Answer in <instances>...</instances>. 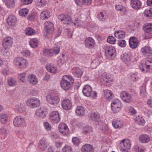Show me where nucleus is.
Returning <instances> with one entry per match:
<instances>
[{
	"label": "nucleus",
	"mask_w": 152,
	"mask_h": 152,
	"mask_svg": "<svg viewBox=\"0 0 152 152\" xmlns=\"http://www.w3.org/2000/svg\"><path fill=\"white\" fill-rule=\"evenodd\" d=\"M139 58L137 56H132L129 53H124L121 56V59L129 68H132Z\"/></svg>",
	"instance_id": "obj_1"
},
{
	"label": "nucleus",
	"mask_w": 152,
	"mask_h": 152,
	"mask_svg": "<svg viewBox=\"0 0 152 152\" xmlns=\"http://www.w3.org/2000/svg\"><path fill=\"white\" fill-rule=\"evenodd\" d=\"M73 82V79L71 76L65 75L63 76L60 84L64 90H67L70 88Z\"/></svg>",
	"instance_id": "obj_2"
},
{
	"label": "nucleus",
	"mask_w": 152,
	"mask_h": 152,
	"mask_svg": "<svg viewBox=\"0 0 152 152\" xmlns=\"http://www.w3.org/2000/svg\"><path fill=\"white\" fill-rule=\"evenodd\" d=\"M118 146L120 151L122 152H125L131 148V143L128 139H124L120 141Z\"/></svg>",
	"instance_id": "obj_3"
},
{
	"label": "nucleus",
	"mask_w": 152,
	"mask_h": 152,
	"mask_svg": "<svg viewBox=\"0 0 152 152\" xmlns=\"http://www.w3.org/2000/svg\"><path fill=\"white\" fill-rule=\"evenodd\" d=\"M15 64L20 69H25L28 66V64L27 60L23 57H17L14 61Z\"/></svg>",
	"instance_id": "obj_4"
},
{
	"label": "nucleus",
	"mask_w": 152,
	"mask_h": 152,
	"mask_svg": "<svg viewBox=\"0 0 152 152\" xmlns=\"http://www.w3.org/2000/svg\"><path fill=\"white\" fill-rule=\"evenodd\" d=\"M26 104L29 107L34 109L39 106L41 103L39 99L35 97H31L28 99L26 101Z\"/></svg>",
	"instance_id": "obj_5"
},
{
	"label": "nucleus",
	"mask_w": 152,
	"mask_h": 152,
	"mask_svg": "<svg viewBox=\"0 0 152 152\" xmlns=\"http://www.w3.org/2000/svg\"><path fill=\"white\" fill-rule=\"evenodd\" d=\"M45 32L44 35L46 37H48L52 33L54 30V25L53 23L47 21L44 24Z\"/></svg>",
	"instance_id": "obj_6"
},
{
	"label": "nucleus",
	"mask_w": 152,
	"mask_h": 152,
	"mask_svg": "<svg viewBox=\"0 0 152 152\" xmlns=\"http://www.w3.org/2000/svg\"><path fill=\"white\" fill-rule=\"evenodd\" d=\"M58 131L64 136H67L70 134L69 129L67 125L64 123H61L58 127Z\"/></svg>",
	"instance_id": "obj_7"
},
{
	"label": "nucleus",
	"mask_w": 152,
	"mask_h": 152,
	"mask_svg": "<svg viewBox=\"0 0 152 152\" xmlns=\"http://www.w3.org/2000/svg\"><path fill=\"white\" fill-rule=\"evenodd\" d=\"M58 18L61 23L64 24H69L72 23L71 17L67 15L61 14L58 16Z\"/></svg>",
	"instance_id": "obj_8"
},
{
	"label": "nucleus",
	"mask_w": 152,
	"mask_h": 152,
	"mask_svg": "<svg viewBox=\"0 0 152 152\" xmlns=\"http://www.w3.org/2000/svg\"><path fill=\"white\" fill-rule=\"evenodd\" d=\"M25 122V118L21 115L15 117L13 120L14 126L17 127L21 126Z\"/></svg>",
	"instance_id": "obj_9"
},
{
	"label": "nucleus",
	"mask_w": 152,
	"mask_h": 152,
	"mask_svg": "<svg viewBox=\"0 0 152 152\" xmlns=\"http://www.w3.org/2000/svg\"><path fill=\"white\" fill-rule=\"evenodd\" d=\"M49 119L51 123L57 124L60 121V116L58 111H53L51 113L49 117Z\"/></svg>",
	"instance_id": "obj_10"
},
{
	"label": "nucleus",
	"mask_w": 152,
	"mask_h": 152,
	"mask_svg": "<svg viewBox=\"0 0 152 152\" xmlns=\"http://www.w3.org/2000/svg\"><path fill=\"white\" fill-rule=\"evenodd\" d=\"M48 109L45 107H41L37 109L35 111L36 115L38 117L44 118L48 115Z\"/></svg>",
	"instance_id": "obj_11"
},
{
	"label": "nucleus",
	"mask_w": 152,
	"mask_h": 152,
	"mask_svg": "<svg viewBox=\"0 0 152 152\" xmlns=\"http://www.w3.org/2000/svg\"><path fill=\"white\" fill-rule=\"evenodd\" d=\"M46 99L48 103L54 105L58 104L60 101L57 96H47Z\"/></svg>",
	"instance_id": "obj_12"
},
{
	"label": "nucleus",
	"mask_w": 152,
	"mask_h": 152,
	"mask_svg": "<svg viewBox=\"0 0 152 152\" xmlns=\"http://www.w3.org/2000/svg\"><path fill=\"white\" fill-rule=\"evenodd\" d=\"M83 93L84 95H96L97 93L96 91H93L92 88L89 85H85L83 88Z\"/></svg>",
	"instance_id": "obj_13"
},
{
	"label": "nucleus",
	"mask_w": 152,
	"mask_h": 152,
	"mask_svg": "<svg viewBox=\"0 0 152 152\" xmlns=\"http://www.w3.org/2000/svg\"><path fill=\"white\" fill-rule=\"evenodd\" d=\"M27 81L30 84L35 85L38 83V80L35 75L31 73L27 75Z\"/></svg>",
	"instance_id": "obj_14"
},
{
	"label": "nucleus",
	"mask_w": 152,
	"mask_h": 152,
	"mask_svg": "<svg viewBox=\"0 0 152 152\" xmlns=\"http://www.w3.org/2000/svg\"><path fill=\"white\" fill-rule=\"evenodd\" d=\"M13 43V39L10 37L4 38L3 42V46L4 49H7L12 46Z\"/></svg>",
	"instance_id": "obj_15"
},
{
	"label": "nucleus",
	"mask_w": 152,
	"mask_h": 152,
	"mask_svg": "<svg viewBox=\"0 0 152 152\" xmlns=\"http://www.w3.org/2000/svg\"><path fill=\"white\" fill-rule=\"evenodd\" d=\"M61 106L62 108L66 110L71 109L72 107L71 101L68 99H64L61 101Z\"/></svg>",
	"instance_id": "obj_16"
},
{
	"label": "nucleus",
	"mask_w": 152,
	"mask_h": 152,
	"mask_svg": "<svg viewBox=\"0 0 152 152\" xmlns=\"http://www.w3.org/2000/svg\"><path fill=\"white\" fill-rule=\"evenodd\" d=\"M131 7L136 10H140L142 6V2L139 0H132L130 1Z\"/></svg>",
	"instance_id": "obj_17"
},
{
	"label": "nucleus",
	"mask_w": 152,
	"mask_h": 152,
	"mask_svg": "<svg viewBox=\"0 0 152 152\" xmlns=\"http://www.w3.org/2000/svg\"><path fill=\"white\" fill-rule=\"evenodd\" d=\"M85 44L86 47L89 49L92 48L95 44L94 40L91 37L87 38L85 40Z\"/></svg>",
	"instance_id": "obj_18"
},
{
	"label": "nucleus",
	"mask_w": 152,
	"mask_h": 152,
	"mask_svg": "<svg viewBox=\"0 0 152 152\" xmlns=\"http://www.w3.org/2000/svg\"><path fill=\"white\" fill-rule=\"evenodd\" d=\"M90 119L95 122H99L100 120L99 114L97 113L91 112L88 115Z\"/></svg>",
	"instance_id": "obj_19"
},
{
	"label": "nucleus",
	"mask_w": 152,
	"mask_h": 152,
	"mask_svg": "<svg viewBox=\"0 0 152 152\" xmlns=\"http://www.w3.org/2000/svg\"><path fill=\"white\" fill-rule=\"evenodd\" d=\"M140 51L141 53L145 56H149L152 54V50L151 48L148 46L142 48Z\"/></svg>",
	"instance_id": "obj_20"
},
{
	"label": "nucleus",
	"mask_w": 152,
	"mask_h": 152,
	"mask_svg": "<svg viewBox=\"0 0 152 152\" xmlns=\"http://www.w3.org/2000/svg\"><path fill=\"white\" fill-rule=\"evenodd\" d=\"M46 68L49 72L56 74L57 72V68L56 66L54 64L48 63L46 64L45 66Z\"/></svg>",
	"instance_id": "obj_21"
},
{
	"label": "nucleus",
	"mask_w": 152,
	"mask_h": 152,
	"mask_svg": "<svg viewBox=\"0 0 152 152\" xmlns=\"http://www.w3.org/2000/svg\"><path fill=\"white\" fill-rule=\"evenodd\" d=\"M15 110L19 113H22L25 111V105L23 103L19 102L15 106Z\"/></svg>",
	"instance_id": "obj_22"
},
{
	"label": "nucleus",
	"mask_w": 152,
	"mask_h": 152,
	"mask_svg": "<svg viewBox=\"0 0 152 152\" xmlns=\"http://www.w3.org/2000/svg\"><path fill=\"white\" fill-rule=\"evenodd\" d=\"M129 46L132 49L136 48L138 44V41L137 38L135 37L130 38L129 40Z\"/></svg>",
	"instance_id": "obj_23"
},
{
	"label": "nucleus",
	"mask_w": 152,
	"mask_h": 152,
	"mask_svg": "<svg viewBox=\"0 0 152 152\" xmlns=\"http://www.w3.org/2000/svg\"><path fill=\"white\" fill-rule=\"evenodd\" d=\"M81 151L82 152H94V148L91 145L86 144L82 146Z\"/></svg>",
	"instance_id": "obj_24"
},
{
	"label": "nucleus",
	"mask_w": 152,
	"mask_h": 152,
	"mask_svg": "<svg viewBox=\"0 0 152 152\" xmlns=\"http://www.w3.org/2000/svg\"><path fill=\"white\" fill-rule=\"evenodd\" d=\"M122 104L120 100L115 99V113H118L121 110Z\"/></svg>",
	"instance_id": "obj_25"
},
{
	"label": "nucleus",
	"mask_w": 152,
	"mask_h": 152,
	"mask_svg": "<svg viewBox=\"0 0 152 152\" xmlns=\"http://www.w3.org/2000/svg\"><path fill=\"white\" fill-rule=\"evenodd\" d=\"M150 137L146 134H142L140 135L139 137V141L142 143H147L150 140Z\"/></svg>",
	"instance_id": "obj_26"
},
{
	"label": "nucleus",
	"mask_w": 152,
	"mask_h": 152,
	"mask_svg": "<svg viewBox=\"0 0 152 152\" xmlns=\"http://www.w3.org/2000/svg\"><path fill=\"white\" fill-rule=\"evenodd\" d=\"M7 21L9 26H15L17 21L16 18L14 15H10L7 18Z\"/></svg>",
	"instance_id": "obj_27"
},
{
	"label": "nucleus",
	"mask_w": 152,
	"mask_h": 152,
	"mask_svg": "<svg viewBox=\"0 0 152 152\" xmlns=\"http://www.w3.org/2000/svg\"><path fill=\"white\" fill-rule=\"evenodd\" d=\"M75 113L77 115L83 116L85 115V110L82 106H78L76 108Z\"/></svg>",
	"instance_id": "obj_28"
},
{
	"label": "nucleus",
	"mask_w": 152,
	"mask_h": 152,
	"mask_svg": "<svg viewBox=\"0 0 152 152\" xmlns=\"http://www.w3.org/2000/svg\"><path fill=\"white\" fill-rule=\"evenodd\" d=\"M107 14L105 11H103L99 12L97 15L98 19L102 21H104L108 18Z\"/></svg>",
	"instance_id": "obj_29"
},
{
	"label": "nucleus",
	"mask_w": 152,
	"mask_h": 152,
	"mask_svg": "<svg viewBox=\"0 0 152 152\" xmlns=\"http://www.w3.org/2000/svg\"><path fill=\"white\" fill-rule=\"evenodd\" d=\"M135 123L137 124L143 126L145 123V121L144 119L142 116H137L134 119Z\"/></svg>",
	"instance_id": "obj_30"
},
{
	"label": "nucleus",
	"mask_w": 152,
	"mask_h": 152,
	"mask_svg": "<svg viewBox=\"0 0 152 152\" xmlns=\"http://www.w3.org/2000/svg\"><path fill=\"white\" fill-rule=\"evenodd\" d=\"M142 29L145 33H150L152 31V23H148L145 24L143 26Z\"/></svg>",
	"instance_id": "obj_31"
},
{
	"label": "nucleus",
	"mask_w": 152,
	"mask_h": 152,
	"mask_svg": "<svg viewBox=\"0 0 152 152\" xmlns=\"http://www.w3.org/2000/svg\"><path fill=\"white\" fill-rule=\"evenodd\" d=\"M50 13L47 10H44L42 11L40 14V18L42 20L47 19L50 17Z\"/></svg>",
	"instance_id": "obj_32"
},
{
	"label": "nucleus",
	"mask_w": 152,
	"mask_h": 152,
	"mask_svg": "<svg viewBox=\"0 0 152 152\" xmlns=\"http://www.w3.org/2000/svg\"><path fill=\"white\" fill-rule=\"evenodd\" d=\"M100 58H96L92 61L91 66L92 68H96L99 65L100 63Z\"/></svg>",
	"instance_id": "obj_33"
},
{
	"label": "nucleus",
	"mask_w": 152,
	"mask_h": 152,
	"mask_svg": "<svg viewBox=\"0 0 152 152\" xmlns=\"http://www.w3.org/2000/svg\"><path fill=\"white\" fill-rule=\"evenodd\" d=\"M7 115L4 113L0 114V122L3 124H6L8 120Z\"/></svg>",
	"instance_id": "obj_34"
},
{
	"label": "nucleus",
	"mask_w": 152,
	"mask_h": 152,
	"mask_svg": "<svg viewBox=\"0 0 152 152\" xmlns=\"http://www.w3.org/2000/svg\"><path fill=\"white\" fill-rule=\"evenodd\" d=\"M92 132V129L91 126H87L83 128V133L87 135L91 134Z\"/></svg>",
	"instance_id": "obj_35"
},
{
	"label": "nucleus",
	"mask_w": 152,
	"mask_h": 152,
	"mask_svg": "<svg viewBox=\"0 0 152 152\" xmlns=\"http://www.w3.org/2000/svg\"><path fill=\"white\" fill-rule=\"evenodd\" d=\"M7 82L9 86L11 87L15 86L17 85V80L15 78L10 77L8 79Z\"/></svg>",
	"instance_id": "obj_36"
},
{
	"label": "nucleus",
	"mask_w": 152,
	"mask_h": 152,
	"mask_svg": "<svg viewBox=\"0 0 152 152\" xmlns=\"http://www.w3.org/2000/svg\"><path fill=\"white\" fill-rule=\"evenodd\" d=\"M39 145L40 148L42 150H44L47 148L48 145L45 140L43 139L40 141Z\"/></svg>",
	"instance_id": "obj_37"
},
{
	"label": "nucleus",
	"mask_w": 152,
	"mask_h": 152,
	"mask_svg": "<svg viewBox=\"0 0 152 152\" xmlns=\"http://www.w3.org/2000/svg\"><path fill=\"white\" fill-rule=\"evenodd\" d=\"M115 36L118 39L123 38L125 36V33L122 31H117L115 32Z\"/></svg>",
	"instance_id": "obj_38"
},
{
	"label": "nucleus",
	"mask_w": 152,
	"mask_h": 152,
	"mask_svg": "<svg viewBox=\"0 0 152 152\" xmlns=\"http://www.w3.org/2000/svg\"><path fill=\"white\" fill-rule=\"evenodd\" d=\"M26 77V73L25 72H23L18 74V79L20 82L24 83H25V78Z\"/></svg>",
	"instance_id": "obj_39"
},
{
	"label": "nucleus",
	"mask_w": 152,
	"mask_h": 152,
	"mask_svg": "<svg viewBox=\"0 0 152 152\" xmlns=\"http://www.w3.org/2000/svg\"><path fill=\"white\" fill-rule=\"evenodd\" d=\"M115 9L117 11H120L122 14L126 12V7L121 4L116 5L115 6Z\"/></svg>",
	"instance_id": "obj_40"
},
{
	"label": "nucleus",
	"mask_w": 152,
	"mask_h": 152,
	"mask_svg": "<svg viewBox=\"0 0 152 152\" xmlns=\"http://www.w3.org/2000/svg\"><path fill=\"white\" fill-rule=\"evenodd\" d=\"M134 150L136 152H144L146 151V149L143 146L137 145L134 147Z\"/></svg>",
	"instance_id": "obj_41"
},
{
	"label": "nucleus",
	"mask_w": 152,
	"mask_h": 152,
	"mask_svg": "<svg viewBox=\"0 0 152 152\" xmlns=\"http://www.w3.org/2000/svg\"><path fill=\"white\" fill-rule=\"evenodd\" d=\"M38 41L37 38H32L30 39L29 42L30 46L32 48H34L37 47Z\"/></svg>",
	"instance_id": "obj_42"
},
{
	"label": "nucleus",
	"mask_w": 152,
	"mask_h": 152,
	"mask_svg": "<svg viewBox=\"0 0 152 152\" xmlns=\"http://www.w3.org/2000/svg\"><path fill=\"white\" fill-rule=\"evenodd\" d=\"M74 70L75 76L78 78L81 77L83 73L82 70L79 68L76 67L74 69Z\"/></svg>",
	"instance_id": "obj_43"
},
{
	"label": "nucleus",
	"mask_w": 152,
	"mask_h": 152,
	"mask_svg": "<svg viewBox=\"0 0 152 152\" xmlns=\"http://www.w3.org/2000/svg\"><path fill=\"white\" fill-rule=\"evenodd\" d=\"M114 47L112 46H110L105 51V53L108 56H112L114 53Z\"/></svg>",
	"instance_id": "obj_44"
},
{
	"label": "nucleus",
	"mask_w": 152,
	"mask_h": 152,
	"mask_svg": "<svg viewBox=\"0 0 152 152\" xmlns=\"http://www.w3.org/2000/svg\"><path fill=\"white\" fill-rule=\"evenodd\" d=\"M47 2L45 0H37L35 2V4L38 7H42L45 6Z\"/></svg>",
	"instance_id": "obj_45"
},
{
	"label": "nucleus",
	"mask_w": 152,
	"mask_h": 152,
	"mask_svg": "<svg viewBox=\"0 0 152 152\" xmlns=\"http://www.w3.org/2000/svg\"><path fill=\"white\" fill-rule=\"evenodd\" d=\"M25 34L28 36H31L34 35L35 33V31L33 28H26L24 31Z\"/></svg>",
	"instance_id": "obj_46"
},
{
	"label": "nucleus",
	"mask_w": 152,
	"mask_h": 152,
	"mask_svg": "<svg viewBox=\"0 0 152 152\" xmlns=\"http://www.w3.org/2000/svg\"><path fill=\"white\" fill-rule=\"evenodd\" d=\"M104 83H110L113 80V76L109 74H107L103 77Z\"/></svg>",
	"instance_id": "obj_47"
},
{
	"label": "nucleus",
	"mask_w": 152,
	"mask_h": 152,
	"mask_svg": "<svg viewBox=\"0 0 152 152\" xmlns=\"http://www.w3.org/2000/svg\"><path fill=\"white\" fill-rule=\"evenodd\" d=\"M123 125V122L120 119L115 121V128L119 129L122 127Z\"/></svg>",
	"instance_id": "obj_48"
},
{
	"label": "nucleus",
	"mask_w": 152,
	"mask_h": 152,
	"mask_svg": "<svg viewBox=\"0 0 152 152\" xmlns=\"http://www.w3.org/2000/svg\"><path fill=\"white\" fill-rule=\"evenodd\" d=\"M4 2L8 8L13 7L15 6L14 0H4Z\"/></svg>",
	"instance_id": "obj_49"
},
{
	"label": "nucleus",
	"mask_w": 152,
	"mask_h": 152,
	"mask_svg": "<svg viewBox=\"0 0 152 152\" xmlns=\"http://www.w3.org/2000/svg\"><path fill=\"white\" fill-rule=\"evenodd\" d=\"M143 14L146 17L149 18L152 17V8L145 9L143 12Z\"/></svg>",
	"instance_id": "obj_50"
},
{
	"label": "nucleus",
	"mask_w": 152,
	"mask_h": 152,
	"mask_svg": "<svg viewBox=\"0 0 152 152\" xmlns=\"http://www.w3.org/2000/svg\"><path fill=\"white\" fill-rule=\"evenodd\" d=\"M122 99L126 103H129L132 100L131 96H120Z\"/></svg>",
	"instance_id": "obj_51"
},
{
	"label": "nucleus",
	"mask_w": 152,
	"mask_h": 152,
	"mask_svg": "<svg viewBox=\"0 0 152 152\" xmlns=\"http://www.w3.org/2000/svg\"><path fill=\"white\" fill-rule=\"evenodd\" d=\"M138 67L141 71L143 72L146 73L148 71V69L146 68L145 64H144L142 62L139 63Z\"/></svg>",
	"instance_id": "obj_52"
},
{
	"label": "nucleus",
	"mask_w": 152,
	"mask_h": 152,
	"mask_svg": "<svg viewBox=\"0 0 152 152\" xmlns=\"http://www.w3.org/2000/svg\"><path fill=\"white\" fill-rule=\"evenodd\" d=\"M68 59V57L67 55L63 54L60 59L58 61V63L60 65L64 64Z\"/></svg>",
	"instance_id": "obj_53"
},
{
	"label": "nucleus",
	"mask_w": 152,
	"mask_h": 152,
	"mask_svg": "<svg viewBox=\"0 0 152 152\" xmlns=\"http://www.w3.org/2000/svg\"><path fill=\"white\" fill-rule=\"evenodd\" d=\"M145 67L148 71L152 69V58H150L146 60L145 62Z\"/></svg>",
	"instance_id": "obj_54"
},
{
	"label": "nucleus",
	"mask_w": 152,
	"mask_h": 152,
	"mask_svg": "<svg viewBox=\"0 0 152 152\" xmlns=\"http://www.w3.org/2000/svg\"><path fill=\"white\" fill-rule=\"evenodd\" d=\"M28 10L25 8L20 9L19 11V14L21 16H25L28 14Z\"/></svg>",
	"instance_id": "obj_55"
},
{
	"label": "nucleus",
	"mask_w": 152,
	"mask_h": 152,
	"mask_svg": "<svg viewBox=\"0 0 152 152\" xmlns=\"http://www.w3.org/2000/svg\"><path fill=\"white\" fill-rule=\"evenodd\" d=\"M83 22L79 18H75L73 22L74 26L77 27H80L82 26Z\"/></svg>",
	"instance_id": "obj_56"
},
{
	"label": "nucleus",
	"mask_w": 152,
	"mask_h": 152,
	"mask_svg": "<svg viewBox=\"0 0 152 152\" xmlns=\"http://www.w3.org/2000/svg\"><path fill=\"white\" fill-rule=\"evenodd\" d=\"M43 126L45 130L48 132L51 131L52 126L47 121H45L43 123Z\"/></svg>",
	"instance_id": "obj_57"
},
{
	"label": "nucleus",
	"mask_w": 152,
	"mask_h": 152,
	"mask_svg": "<svg viewBox=\"0 0 152 152\" xmlns=\"http://www.w3.org/2000/svg\"><path fill=\"white\" fill-rule=\"evenodd\" d=\"M72 142L74 145L78 146L80 143V140L77 137H74L72 138Z\"/></svg>",
	"instance_id": "obj_58"
},
{
	"label": "nucleus",
	"mask_w": 152,
	"mask_h": 152,
	"mask_svg": "<svg viewBox=\"0 0 152 152\" xmlns=\"http://www.w3.org/2000/svg\"><path fill=\"white\" fill-rule=\"evenodd\" d=\"M44 55L47 57H50L53 56L51 49H45L43 52Z\"/></svg>",
	"instance_id": "obj_59"
},
{
	"label": "nucleus",
	"mask_w": 152,
	"mask_h": 152,
	"mask_svg": "<svg viewBox=\"0 0 152 152\" xmlns=\"http://www.w3.org/2000/svg\"><path fill=\"white\" fill-rule=\"evenodd\" d=\"M138 75V73L137 72L131 73L130 77L131 80L133 81H136L138 80L139 79Z\"/></svg>",
	"instance_id": "obj_60"
},
{
	"label": "nucleus",
	"mask_w": 152,
	"mask_h": 152,
	"mask_svg": "<svg viewBox=\"0 0 152 152\" xmlns=\"http://www.w3.org/2000/svg\"><path fill=\"white\" fill-rule=\"evenodd\" d=\"M21 54L25 57H29L30 55V52L28 50L25 49L21 52Z\"/></svg>",
	"instance_id": "obj_61"
},
{
	"label": "nucleus",
	"mask_w": 152,
	"mask_h": 152,
	"mask_svg": "<svg viewBox=\"0 0 152 152\" xmlns=\"http://www.w3.org/2000/svg\"><path fill=\"white\" fill-rule=\"evenodd\" d=\"M53 56L56 55L58 54L60 52V48L57 47H54L53 48L51 49Z\"/></svg>",
	"instance_id": "obj_62"
},
{
	"label": "nucleus",
	"mask_w": 152,
	"mask_h": 152,
	"mask_svg": "<svg viewBox=\"0 0 152 152\" xmlns=\"http://www.w3.org/2000/svg\"><path fill=\"white\" fill-rule=\"evenodd\" d=\"M1 52L5 57L9 58L10 56V52L7 49L2 50Z\"/></svg>",
	"instance_id": "obj_63"
},
{
	"label": "nucleus",
	"mask_w": 152,
	"mask_h": 152,
	"mask_svg": "<svg viewBox=\"0 0 152 152\" xmlns=\"http://www.w3.org/2000/svg\"><path fill=\"white\" fill-rule=\"evenodd\" d=\"M72 147L69 145H65L62 148L63 152H71Z\"/></svg>",
	"instance_id": "obj_64"
}]
</instances>
